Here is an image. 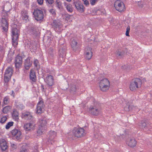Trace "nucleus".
<instances>
[{
    "label": "nucleus",
    "mask_w": 152,
    "mask_h": 152,
    "mask_svg": "<svg viewBox=\"0 0 152 152\" xmlns=\"http://www.w3.org/2000/svg\"><path fill=\"white\" fill-rule=\"evenodd\" d=\"M99 107V104L97 102H94L93 105L89 108V111L92 115L97 116L99 114V110H98Z\"/></svg>",
    "instance_id": "423d86ee"
},
{
    "label": "nucleus",
    "mask_w": 152,
    "mask_h": 152,
    "mask_svg": "<svg viewBox=\"0 0 152 152\" xmlns=\"http://www.w3.org/2000/svg\"><path fill=\"white\" fill-rule=\"evenodd\" d=\"M66 1H68L70 2L71 1V0H66Z\"/></svg>",
    "instance_id": "5fc2aeb1"
},
{
    "label": "nucleus",
    "mask_w": 152,
    "mask_h": 152,
    "mask_svg": "<svg viewBox=\"0 0 152 152\" xmlns=\"http://www.w3.org/2000/svg\"><path fill=\"white\" fill-rule=\"evenodd\" d=\"M33 14L35 19L37 21L42 20L44 18V15L42 10L36 8L34 10Z\"/></svg>",
    "instance_id": "0eeeda50"
},
{
    "label": "nucleus",
    "mask_w": 152,
    "mask_h": 152,
    "mask_svg": "<svg viewBox=\"0 0 152 152\" xmlns=\"http://www.w3.org/2000/svg\"><path fill=\"white\" fill-rule=\"evenodd\" d=\"M11 77H9V76H6L4 75V81L5 83H7L10 80Z\"/></svg>",
    "instance_id": "e433bc0d"
},
{
    "label": "nucleus",
    "mask_w": 152,
    "mask_h": 152,
    "mask_svg": "<svg viewBox=\"0 0 152 152\" xmlns=\"http://www.w3.org/2000/svg\"><path fill=\"white\" fill-rule=\"evenodd\" d=\"M29 28L30 29V33L31 34L34 35L36 34V27L34 25L32 24L31 26H29Z\"/></svg>",
    "instance_id": "bb28decb"
},
{
    "label": "nucleus",
    "mask_w": 152,
    "mask_h": 152,
    "mask_svg": "<svg viewBox=\"0 0 152 152\" xmlns=\"http://www.w3.org/2000/svg\"><path fill=\"white\" fill-rule=\"evenodd\" d=\"M46 4L48 5L52 4L54 2L53 0H45Z\"/></svg>",
    "instance_id": "a19ab883"
},
{
    "label": "nucleus",
    "mask_w": 152,
    "mask_h": 152,
    "mask_svg": "<svg viewBox=\"0 0 152 152\" xmlns=\"http://www.w3.org/2000/svg\"><path fill=\"white\" fill-rule=\"evenodd\" d=\"M34 124L31 123H26L24 126V129L26 131L33 130L34 129Z\"/></svg>",
    "instance_id": "aec40b11"
},
{
    "label": "nucleus",
    "mask_w": 152,
    "mask_h": 152,
    "mask_svg": "<svg viewBox=\"0 0 152 152\" xmlns=\"http://www.w3.org/2000/svg\"><path fill=\"white\" fill-rule=\"evenodd\" d=\"M14 123L13 121L8 122L5 126V128L6 129H9L11 127L13 126Z\"/></svg>",
    "instance_id": "c9c22d12"
},
{
    "label": "nucleus",
    "mask_w": 152,
    "mask_h": 152,
    "mask_svg": "<svg viewBox=\"0 0 152 152\" xmlns=\"http://www.w3.org/2000/svg\"><path fill=\"white\" fill-rule=\"evenodd\" d=\"M117 54L118 56H122L124 53V52L123 51H121L118 50L117 51Z\"/></svg>",
    "instance_id": "58836bf2"
},
{
    "label": "nucleus",
    "mask_w": 152,
    "mask_h": 152,
    "mask_svg": "<svg viewBox=\"0 0 152 152\" xmlns=\"http://www.w3.org/2000/svg\"><path fill=\"white\" fill-rule=\"evenodd\" d=\"M0 146L3 151H5L7 149L8 146L5 139H0Z\"/></svg>",
    "instance_id": "412c9836"
},
{
    "label": "nucleus",
    "mask_w": 152,
    "mask_h": 152,
    "mask_svg": "<svg viewBox=\"0 0 152 152\" xmlns=\"http://www.w3.org/2000/svg\"><path fill=\"white\" fill-rule=\"evenodd\" d=\"M12 94H13V95H14L15 94H17L16 93H15L13 91H12Z\"/></svg>",
    "instance_id": "864d4df0"
},
{
    "label": "nucleus",
    "mask_w": 152,
    "mask_h": 152,
    "mask_svg": "<svg viewBox=\"0 0 152 152\" xmlns=\"http://www.w3.org/2000/svg\"><path fill=\"white\" fill-rule=\"evenodd\" d=\"M51 25L52 27L57 31L59 30L62 26L61 23L56 20H53Z\"/></svg>",
    "instance_id": "f3484780"
},
{
    "label": "nucleus",
    "mask_w": 152,
    "mask_h": 152,
    "mask_svg": "<svg viewBox=\"0 0 152 152\" xmlns=\"http://www.w3.org/2000/svg\"><path fill=\"white\" fill-rule=\"evenodd\" d=\"M130 30V27L129 26H128L126 29V35L127 36L129 37V33Z\"/></svg>",
    "instance_id": "4c0bfd02"
},
{
    "label": "nucleus",
    "mask_w": 152,
    "mask_h": 152,
    "mask_svg": "<svg viewBox=\"0 0 152 152\" xmlns=\"http://www.w3.org/2000/svg\"><path fill=\"white\" fill-rule=\"evenodd\" d=\"M41 88L42 90V91H44L45 89V87L43 85H42V84L41 85Z\"/></svg>",
    "instance_id": "603ef678"
},
{
    "label": "nucleus",
    "mask_w": 152,
    "mask_h": 152,
    "mask_svg": "<svg viewBox=\"0 0 152 152\" xmlns=\"http://www.w3.org/2000/svg\"><path fill=\"white\" fill-rule=\"evenodd\" d=\"M66 48L65 46H61L60 49H59V56L60 57H61L62 58H64L65 57L66 55Z\"/></svg>",
    "instance_id": "a211bd4d"
},
{
    "label": "nucleus",
    "mask_w": 152,
    "mask_h": 152,
    "mask_svg": "<svg viewBox=\"0 0 152 152\" xmlns=\"http://www.w3.org/2000/svg\"><path fill=\"white\" fill-rule=\"evenodd\" d=\"M114 6L116 10L120 12H122L125 10L124 4L120 0H117L115 2Z\"/></svg>",
    "instance_id": "6e6552de"
},
{
    "label": "nucleus",
    "mask_w": 152,
    "mask_h": 152,
    "mask_svg": "<svg viewBox=\"0 0 152 152\" xmlns=\"http://www.w3.org/2000/svg\"><path fill=\"white\" fill-rule=\"evenodd\" d=\"M97 0H90V2L92 5H94L96 1Z\"/></svg>",
    "instance_id": "49530a36"
},
{
    "label": "nucleus",
    "mask_w": 152,
    "mask_h": 152,
    "mask_svg": "<svg viewBox=\"0 0 152 152\" xmlns=\"http://www.w3.org/2000/svg\"><path fill=\"white\" fill-rule=\"evenodd\" d=\"M45 105L42 99H40V101L37 103L36 110L37 114H41L43 113L45 110Z\"/></svg>",
    "instance_id": "1a4fd4ad"
},
{
    "label": "nucleus",
    "mask_w": 152,
    "mask_h": 152,
    "mask_svg": "<svg viewBox=\"0 0 152 152\" xmlns=\"http://www.w3.org/2000/svg\"><path fill=\"white\" fill-rule=\"evenodd\" d=\"M49 137L48 142H51V143L52 144L53 140L57 135L56 132L53 131H50L49 132Z\"/></svg>",
    "instance_id": "4be33fe9"
},
{
    "label": "nucleus",
    "mask_w": 152,
    "mask_h": 152,
    "mask_svg": "<svg viewBox=\"0 0 152 152\" xmlns=\"http://www.w3.org/2000/svg\"><path fill=\"white\" fill-rule=\"evenodd\" d=\"M12 117L15 121H18L19 119V113L15 109L13 110L12 113Z\"/></svg>",
    "instance_id": "b1692460"
},
{
    "label": "nucleus",
    "mask_w": 152,
    "mask_h": 152,
    "mask_svg": "<svg viewBox=\"0 0 152 152\" xmlns=\"http://www.w3.org/2000/svg\"><path fill=\"white\" fill-rule=\"evenodd\" d=\"M32 59L30 57H28L24 61V66L26 69H29L32 65Z\"/></svg>",
    "instance_id": "f8f14e48"
},
{
    "label": "nucleus",
    "mask_w": 152,
    "mask_h": 152,
    "mask_svg": "<svg viewBox=\"0 0 152 152\" xmlns=\"http://www.w3.org/2000/svg\"><path fill=\"white\" fill-rule=\"evenodd\" d=\"M49 12L53 16H54L56 15V12L55 10L52 9L50 10Z\"/></svg>",
    "instance_id": "79ce46f5"
},
{
    "label": "nucleus",
    "mask_w": 152,
    "mask_h": 152,
    "mask_svg": "<svg viewBox=\"0 0 152 152\" xmlns=\"http://www.w3.org/2000/svg\"><path fill=\"white\" fill-rule=\"evenodd\" d=\"M139 125L143 128L146 126V124L144 121H141L139 123Z\"/></svg>",
    "instance_id": "ea45409f"
},
{
    "label": "nucleus",
    "mask_w": 152,
    "mask_h": 152,
    "mask_svg": "<svg viewBox=\"0 0 152 152\" xmlns=\"http://www.w3.org/2000/svg\"><path fill=\"white\" fill-rule=\"evenodd\" d=\"M38 3L40 5H42L43 3V0H37Z\"/></svg>",
    "instance_id": "09e8293b"
},
{
    "label": "nucleus",
    "mask_w": 152,
    "mask_h": 152,
    "mask_svg": "<svg viewBox=\"0 0 152 152\" xmlns=\"http://www.w3.org/2000/svg\"><path fill=\"white\" fill-rule=\"evenodd\" d=\"M77 42L74 39H73L71 43V46L73 49V50L74 51H76L78 48L79 46L77 45Z\"/></svg>",
    "instance_id": "a878e982"
},
{
    "label": "nucleus",
    "mask_w": 152,
    "mask_h": 152,
    "mask_svg": "<svg viewBox=\"0 0 152 152\" xmlns=\"http://www.w3.org/2000/svg\"><path fill=\"white\" fill-rule=\"evenodd\" d=\"M12 135L15 137L17 140H19L20 138L21 133V132L16 129H14L12 130L11 132Z\"/></svg>",
    "instance_id": "2eb2a0df"
},
{
    "label": "nucleus",
    "mask_w": 152,
    "mask_h": 152,
    "mask_svg": "<svg viewBox=\"0 0 152 152\" xmlns=\"http://www.w3.org/2000/svg\"><path fill=\"white\" fill-rule=\"evenodd\" d=\"M10 9L8 10L3 12L2 14L1 25L2 27V29L5 31H7L8 29V24L7 23V20L9 15L8 13L10 12Z\"/></svg>",
    "instance_id": "f03ea898"
},
{
    "label": "nucleus",
    "mask_w": 152,
    "mask_h": 152,
    "mask_svg": "<svg viewBox=\"0 0 152 152\" xmlns=\"http://www.w3.org/2000/svg\"><path fill=\"white\" fill-rule=\"evenodd\" d=\"M7 119V115H1L0 116V122L1 124L5 123Z\"/></svg>",
    "instance_id": "2f4dec72"
},
{
    "label": "nucleus",
    "mask_w": 152,
    "mask_h": 152,
    "mask_svg": "<svg viewBox=\"0 0 152 152\" xmlns=\"http://www.w3.org/2000/svg\"><path fill=\"white\" fill-rule=\"evenodd\" d=\"M99 85H110V83L109 81L107 79L104 78L100 80Z\"/></svg>",
    "instance_id": "7c9ffc66"
},
{
    "label": "nucleus",
    "mask_w": 152,
    "mask_h": 152,
    "mask_svg": "<svg viewBox=\"0 0 152 152\" xmlns=\"http://www.w3.org/2000/svg\"><path fill=\"white\" fill-rule=\"evenodd\" d=\"M40 124L37 131V135H40L43 134L46 131L47 122L45 120H41L39 122Z\"/></svg>",
    "instance_id": "39448f33"
},
{
    "label": "nucleus",
    "mask_w": 152,
    "mask_h": 152,
    "mask_svg": "<svg viewBox=\"0 0 152 152\" xmlns=\"http://www.w3.org/2000/svg\"><path fill=\"white\" fill-rule=\"evenodd\" d=\"M72 133L75 137L77 138H80L86 134L85 129L80 127L74 128L72 130Z\"/></svg>",
    "instance_id": "7ed1b4c3"
},
{
    "label": "nucleus",
    "mask_w": 152,
    "mask_h": 152,
    "mask_svg": "<svg viewBox=\"0 0 152 152\" xmlns=\"http://www.w3.org/2000/svg\"><path fill=\"white\" fill-rule=\"evenodd\" d=\"M16 107L18 109H22L23 108L24 106L22 104H19V105H16Z\"/></svg>",
    "instance_id": "37998d69"
},
{
    "label": "nucleus",
    "mask_w": 152,
    "mask_h": 152,
    "mask_svg": "<svg viewBox=\"0 0 152 152\" xmlns=\"http://www.w3.org/2000/svg\"><path fill=\"white\" fill-rule=\"evenodd\" d=\"M92 56V53L91 51L87 52L85 55L86 58L88 60H90Z\"/></svg>",
    "instance_id": "f704fd0d"
},
{
    "label": "nucleus",
    "mask_w": 152,
    "mask_h": 152,
    "mask_svg": "<svg viewBox=\"0 0 152 152\" xmlns=\"http://www.w3.org/2000/svg\"><path fill=\"white\" fill-rule=\"evenodd\" d=\"M21 117L24 119L29 120L32 118V116L30 112H26L22 114Z\"/></svg>",
    "instance_id": "6ab92c4d"
},
{
    "label": "nucleus",
    "mask_w": 152,
    "mask_h": 152,
    "mask_svg": "<svg viewBox=\"0 0 152 152\" xmlns=\"http://www.w3.org/2000/svg\"><path fill=\"white\" fill-rule=\"evenodd\" d=\"M12 44L14 47L16 46L20 34V30L16 27H13L11 30Z\"/></svg>",
    "instance_id": "f257e3e1"
},
{
    "label": "nucleus",
    "mask_w": 152,
    "mask_h": 152,
    "mask_svg": "<svg viewBox=\"0 0 152 152\" xmlns=\"http://www.w3.org/2000/svg\"><path fill=\"white\" fill-rule=\"evenodd\" d=\"M78 88V87L75 85H71L69 89L70 92L72 94H74V93L77 91Z\"/></svg>",
    "instance_id": "cd10ccee"
},
{
    "label": "nucleus",
    "mask_w": 152,
    "mask_h": 152,
    "mask_svg": "<svg viewBox=\"0 0 152 152\" xmlns=\"http://www.w3.org/2000/svg\"><path fill=\"white\" fill-rule=\"evenodd\" d=\"M64 4L68 12L71 13L73 12V8L71 4H67L66 3H64Z\"/></svg>",
    "instance_id": "c85d7f7f"
},
{
    "label": "nucleus",
    "mask_w": 152,
    "mask_h": 152,
    "mask_svg": "<svg viewBox=\"0 0 152 152\" xmlns=\"http://www.w3.org/2000/svg\"><path fill=\"white\" fill-rule=\"evenodd\" d=\"M30 80L33 82H35L36 81V77L35 72L32 69L30 71L29 73Z\"/></svg>",
    "instance_id": "5701e85b"
},
{
    "label": "nucleus",
    "mask_w": 152,
    "mask_h": 152,
    "mask_svg": "<svg viewBox=\"0 0 152 152\" xmlns=\"http://www.w3.org/2000/svg\"><path fill=\"white\" fill-rule=\"evenodd\" d=\"M23 62L22 57L18 55L15 57V66L16 69L19 70L21 67Z\"/></svg>",
    "instance_id": "9d476101"
},
{
    "label": "nucleus",
    "mask_w": 152,
    "mask_h": 152,
    "mask_svg": "<svg viewBox=\"0 0 152 152\" xmlns=\"http://www.w3.org/2000/svg\"><path fill=\"white\" fill-rule=\"evenodd\" d=\"M138 5L140 7L142 8L143 7V3L142 1H138Z\"/></svg>",
    "instance_id": "c03bdc74"
},
{
    "label": "nucleus",
    "mask_w": 152,
    "mask_h": 152,
    "mask_svg": "<svg viewBox=\"0 0 152 152\" xmlns=\"http://www.w3.org/2000/svg\"><path fill=\"white\" fill-rule=\"evenodd\" d=\"M13 69L11 67H8L6 69L4 75L9 77H11L12 74Z\"/></svg>",
    "instance_id": "393cba45"
},
{
    "label": "nucleus",
    "mask_w": 152,
    "mask_h": 152,
    "mask_svg": "<svg viewBox=\"0 0 152 152\" xmlns=\"http://www.w3.org/2000/svg\"><path fill=\"white\" fill-rule=\"evenodd\" d=\"M38 60L37 59L35 60L34 61V65L36 66L37 67L38 66Z\"/></svg>",
    "instance_id": "de8ad7c7"
},
{
    "label": "nucleus",
    "mask_w": 152,
    "mask_h": 152,
    "mask_svg": "<svg viewBox=\"0 0 152 152\" xmlns=\"http://www.w3.org/2000/svg\"><path fill=\"white\" fill-rule=\"evenodd\" d=\"M4 104H7L8 102V99L7 97H5L4 98Z\"/></svg>",
    "instance_id": "a18cd8bd"
},
{
    "label": "nucleus",
    "mask_w": 152,
    "mask_h": 152,
    "mask_svg": "<svg viewBox=\"0 0 152 152\" xmlns=\"http://www.w3.org/2000/svg\"><path fill=\"white\" fill-rule=\"evenodd\" d=\"M110 86V85H99V87L101 91L103 92L106 91L107 90Z\"/></svg>",
    "instance_id": "c756f323"
},
{
    "label": "nucleus",
    "mask_w": 152,
    "mask_h": 152,
    "mask_svg": "<svg viewBox=\"0 0 152 152\" xmlns=\"http://www.w3.org/2000/svg\"><path fill=\"white\" fill-rule=\"evenodd\" d=\"M84 4L86 5H87L89 4V2L86 0L84 1Z\"/></svg>",
    "instance_id": "8fccbe9b"
},
{
    "label": "nucleus",
    "mask_w": 152,
    "mask_h": 152,
    "mask_svg": "<svg viewBox=\"0 0 152 152\" xmlns=\"http://www.w3.org/2000/svg\"><path fill=\"white\" fill-rule=\"evenodd\" d=\"M21 14L22 19L25 20V22H27L29 21L28 11L25 10H23L21 11Z\"/></svg>",
    "instance_id": "dca6fc26"
},
{
    "label": "nucleus",
    "mask_w": 152,
    "mask_h": 152,
    "mask_svg": "<svg viewBox=\"0 0 152 152\" xmlns=\"http://www.w3.org/2000/svg\"><path fill=\"white\" fill-rule=\"evenodd\" d=\"M142 81L139 78H136L133 80L131 83L130 88L131 90L133 91L137 88H140L141 86Z\"/></svg>",
    "instance_id": "20e7f679"
},
{
    "label": "nucleus",
    "mask_w": 152,
    "mask_h": 152,
    "mask_svg": "<svg viewBox=\"0 0 152 152\" xmlns=\"http://www.w3.org/2000/svg\"><path fill=\"white\" fill-rule=\"evenodd\" d=\"M137 143L136 140L134 138H129L126 140V144L131 148L135 147Z\"/></svg>",
    "instance_id": "ddd939ff"
},
{
    "label": "nucleus",
    "mask_w": 152,
    "mask_h": 152,
    "mask_svg": "<svg viewBox=\"0 0 152 152\" xmlns=\"http://www.w3.org/2000/svg\"><path fill=\"white\" fill-rule=\"evenodd\" d=\"M20 152H28V151L26 149H24L21 150Z\"/></svg>",
    "instance_id": "3c124183"
},
{
    "label": "nucleus",
    "mask_w": 152,
    "mask_h": 152,
    "mask_svg": "<svg viewBox=\"0 0 152 152\" xmlns=\"http://www.w3.org/2000/svg\"><path fill=\"white\" fill-rule=\"evenodd\" d=\"M11 108V107L10 106H6L3 108L2 112L4 113H7L10 111Z\"/></svg>",
    "instance_id": "473e14b6"
},
{
    "label": "nucleus",
    "mask_w": 152,
    "mask_h": 152,
    "mask_svg": "<svg viewBox=\"0 0 152 152\" xmlns=\"http://www.w3.org/2000/svg\"><path fill=\"white\" fill-rule=\"evenodd\" d=\"M73 4L75 6L78 11L81 12H83L84 11L83 5L82 4H80V2L79 1H75L73 3Z\"/></svg>",
    "instance_id": "4468645a"
},
{
    "label": "nucleus",
    "mask_w": 152,
    "mask_h": 152,
    "mask_svg": "<svg viewBox=\"0 0 152 152\" xmlns=\"http://www.w3.org/2000/svg\"><path fill=\"white\" fill-rule=\"evenodd\" d=\"M44 80L47 87L52 86L54 84V80L53 76L51 75L47 76Z\"/></svg>",
    "instance_id": "9b49d317"
},
{
    "label": "nucleus",
    "mask_w": 152,
    "mask_h": 152,
    "mask_svg": "<svg viewBox=\"0 0 152 152\" xmlns=\"http://www.w3.org/2000/svg\"><path fill=\"white\" fill-rule=\"evenodd\" d=\"M56 7L59 10L61 8V3L59 0H56L55 3Z\"/></svg>",
    "instance_id": "72a5a7b5"
}]
</instances>
